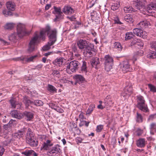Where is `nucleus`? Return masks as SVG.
<instances>
[{"instance_id":"f257e3e1","label":"nucleus","mask_w":156,"mask_h":156,"mask_svg":"<svg viewBox=\"0 0 156 156\" xmlns=\"http://www.w3.org/2000/svg\"><path fill=\"white\" fill-rule=\"evenodd\" d=\"M77 45L79 49H83V54L86 56H92L94 52V45L89 43L85 40L80 39L77 42Z\"/></svg>"},{"instance_id":"f03ea898","label":"nucleus","mask_w":156,"mask_h":156,"mask_svg":"<svg viewBox=\"0 0 156 156\" xmlns=\"http://www.w3.org/2000/svg\"><path fill=\"white\" fill-rule=\"evenodd\" d=\"M45 34V32L42 30H41L39 35L35 33L29 43L28 51L29 52H31L34 51L36 49V45L39 42V40L40 39L44 40Z\"/></svg>"},{"instance_id":"7ed1b4c3","label":"nucleus","mask_w":156,"mask_h":156,"mask_svg":"<svg viewBox=\"0 0 156 156\" xmlns=\"http://www.w3.org/2000/svg\"><path fill=\"white\" fill-rule=\"evenodd\" d=\"M17 34L14 33L9 35V39L12 41L15 42L17 39V35L20 37H23L26 34H29V32H27L24 25L19 24L17 26Z\"/></svg>"},{"instance_id":"20e7f679","label":"nucleus","mask_w":156,"mask_h":156,"mask_svg":"<svg viewBox=\"0 0 156 156\" xmlns=\"http://www.w3.org/2000/svg\"><path fill=\"white\" fill-rule=\"evenodd\" d=\"M105 69L108 72L112 69L113 64V58L109 55H106L103 58Z\"/></svg>"},{"instance_id":"39448f33","label":"nucleus","mask_w":156,"mask_h":156,"mask_svg":"<svg viewBox=\"0 0 156 156\" xmlns=\"http://www.w3.org/2000/svg\"><path fill=\"white\" fill-rule=\"evenodd\" d=\"M137 107L141 111L146 112L149 111L147 104L145 103V101L144 97L140 95L137 96Z\"/></svg>"},{"instance_id":"423d86ee","label":"nucleus","mask_w":156,"mask_h":156,"mask_svg":"<svg viewBox=\"0 0 156 156\" xmlns=\"http://www.w3.org/2000/svg\"><path fill=\"white\" fill-rule=\"evenodd\" d=\"M57 31L56 29H54L47 35L49 39V44L53 45L57 41Z\"/></svg>"},{"instance_id":"0eeeda50","label":"nucleus","mask_w":156,"mask_h":156,"mask_svg":"<svg viewBox=\"0 0 156 156\" xmlns=\"http://www.w3.org/2000/svg\"><path fill=\"white\" fill-rule=\"evenodd\" d=\"M80 65L78 61L73 60L69 62L67 66V69H70L72 72H74L78 69Z\"/></svg>"},{"instance_id":"6e6552de","label":"nucleus","mask_w":156,"mask_h":156,"mask_svg":"<svg viewBox=\"0 0 156 156\" xmlns=\"http://www.w3.org/2000/svg\"><path fill=\"white\" fill-rule=\"evenodd\" d=\"M73 78L75 81V84L77 83L81 84L87 82L83 76L80 74H76L73 76Z\"/></svg>"},{"instance_id":"1a4fd4ad","label":"nucleus","mask_w":156,"mask_h":156,"mask_svg":"<svg viewBox=\"0 0 156 156\" xmlns=\"http://www.w3.org/2000/svg\"><path fill=\"white\" fill-rule=\"evenodd\" d=\"M133 34L143 38H146L147 33L140 28H135L133 30Z\"/></svg>"},{"instance_id":"9d476101","label":"nucleus","mask_w":156,"mask_h":156,"mask_svg":"<svg viewBox=\"0 0 156 156\" xmlns=\"http://www.w3.org/2000/svg\"><path fill=\"white\" fill-rule=\"evenodd\" d=\"M60 146L57 144L53 147L52 149L48 153V154L51 155L56 156L58 154L62 153V150L60 148Z\"/></svg>"},{"instance_id":"9b49d317","label":"nucleus","mask_w":156,"mask_h":156,"mask_svg":"<svg viewBox=\"0 0 156 156\" xmlns=\"http://www.w3.org/2000/svg\"><path fill=\"white\" fill-rule=\"evenodd\" d=\"M11 126L8 123L7 124L4 125L3 126V131H1V133L2 136H1L7 139L9 137L8 136V130L10 129Z\"/></svg>"},{"instance_id":"f8f14e48","label":"nucleus","mask_w":156,"mask_h":156,"mask_svg":"<svg viewBox=\"0 0 156 156\" xmlns=\"http://www.w3.org/2000/svg\"><path fill=\"white\" fill-rule=\"evenodd\" d=\"M10 114L12 117L19 119H21L23 118V113H20L16 110H13L10 112Z\"/></svg>"},{"instance_id":"ddd939ff","label":"nucleus","mask_w":156,"mask_h":156,"mask_svg":"<svg viewBox=\"0 0 156 156\" xmlns=\"http://www.w3.org/2000/svg\"><path fill=\"white\" fill-rule=\"evenodd\" d=\"M62 11L65 14L68 15H71L74 12V9L69 5H65Z\"/></svg>"},{"instance_id":"4468645a","label":"nucleus","mask_w":156,"mask_h":156,"mask_svg":"<svg viewBox=\"0 0 156 156\" xmlns=\"http://www.w3.org/2000/svg\"><path fill=\"white\" fill-rule=\"evenodd\" d=\"M133 69L131 67L128 62H124L123 66L122 68V70L123 73H125L128 71H131Z\"/></svg>"},{"instance_id":"2eb2a0df","label":"nucleus","mask_w":156,"mask_h":156,"mask_svg":"<svg viewBox=\"0 0 156 156\" xmlns=\"http://www.w3.org/2000/svg\"><path fill=\"white\" fill-rule=\"evenodd\" d=\"M27 130V128L23 127L20 130H18V132H16L14 134V137H17L18 138H20L23 136Z\"/></svg>"},{"instance_id":"dca6fc26","label":"nucleus","mask_w":156,"mask_h":156,"mask_svg":"<svg viewBox=\"0 0 156 156\" xmlns=\"http://www.w3.org/2000/svg\"><path fill=\"white\" fill-rule=\"evenodd\" d=\"M23 118L25 117V119L27 121H30L33 119L34 114L30 112L25 111L23 113Z\"/></svg>"},{"instance_id":"f3484780","label":"nucleus","mask_w":156,"mask_h":156,"mask_svg":"<svg viewBox=\"0 0 156 156\" xmlns=\"http://www.w3.org/2000/svg\"><path fill=\"white\" fill-rule=\"evenodd\" d=\"M147 143V141L145 140L144 138H140L136 141V145L139 147L143 148L144 147Z\"/></svg>"},{"instance_id":"a211bd4d","label":"nucleus","mask_w":156,"mask_h":156,"mask_svg":"<svg viewBox=\"0 0 156 156\" xmlns=\"http://www.w3.org/2000/svg\"><path fill=\"white\" fill-rule=\"evenodd\" d=\"M90 63L92 67H94L96 69H98V66L100 63L99 58L95 57L93 58L90 62Z\"/></svg>"},{"instance_id":"6ab92c4d","label":"nucleus","mask_w":156,"mask_h":156,"mask_svg":"<svg viewBox=\"0 0 156 156\" xmlns=\"http://www.w3.org/2000/svg\"><path fill=\"white\" fill-rule=\"evenodd\" d=\"M53 145V144L51 142L50 140H47L45 142H44L42 145V148L44 150H48L49 149L50 147Z\"/></svg>"},{"instance_id":"aec40b11","label":"nucleus","mask_w":156,"mask_h":156,"mask_svg":"<svg viewBox=\"0 0 156 156\" xmlns=\"http://www.w3.org/2000/svg\"><path fill=\"white\" fill-rule=\"evenodd\" d=\"M149 25H150V23L149 21H147V20H145L137 24V26L138 27H139L140 26V27L141 28H145Z\"/></svg>"},{"instance_id":"412c9836","label":"nucleus","mask_w":156,"mask_h":156,"mask_svg":"<svg viewBox=\"0 0 156 156\" xmlns=\"http://www.w3.org/2000/svg\"><path fill=\"white\" fill-rule=\"evenodd\" d=\"M49 107L53 109L57 112L60 113H62L63 110L61 109L59 106H57L55 104L53 103H50L49 104Z\"/></svg>"},{"instance_id":"4be33fe9","label":"nucleus","mask_w":156,"mask_h":156,"mask_svg":"<svg viewBox=\"0 0 156 156\" xmlns=\"http://www.w3.org/2000/svg\"><path fill=\"white\" fill-rule=\"evenodd\" d=\"M27 144L32 147H36L38 145V142L36 139L34 138H31L30 140H26Z\"/></svg>"},{"instance_id":"5701e85b","label":"nucleus","mask_w":156,"mask_h":156,"mask_svg":"<svg viewBox=\"0 0 156 156\" xmlns=\"http://www.w3.org/2000/svg\"><path fill=\"white\" fill-rule=\"evenodd\" d=\"M126 94L128 96H130L133 92V88L131 84L126 86L124 90Z\"/></svg>"},{"instance_id":"b1692460","label":"nucleus","mask_w":156,"mask_h":156,"mask_svg":"<svg viewBox=\"0 0 156 156\" xmlns=\"http://www.w3.org/2000/svg\"><path fill=\"white\" fill-rule=\"evenodd\" d=\"M6 5L8 10L12 11L15 10L16 5L14 2L9 1L6 3Z\"/></svg>"},{"instance_id":"393cba45","label":"nucleus","mask_w":156,"mask_h":156,"mask_svg":"<svg viewBox=\"0 0 156 156\" xmlns=\"http://www.w3.org/2000/svg\"><path fill=\"white\" fill-rule=\"evenodd\" d=\"M34 134L33 133L31 129L30 128H28L26 136V140H29L31 138H34Z\"/></svg>"},{"instance_id":"a878e982","label":"nucleus","mask_w":156,"mask_h":156,"mask_svg":"<svg viewBox=\"0 0 156 156\" xmlns=\"http://www.w3.org/2000/svg\"><path fill=\"white\" fill-rule=\"evenodd\" d=\"M63 59L62 57L57 58L53 62V63L56 66H61L63 62Z\"/></svg>"},{"instance_id":"bb28decb","label":"nucleus","mask_w":156,"mask_h":156,"mask_svg":"<svg viewBox=\"0 0 156 156\" xmlns=\"http://www.w3.org/2000/svg\"><path fill=\"white\" fill-rule=\"evenodd\" d=\"M23 102L25 104L26 108H28L30 105H34V101H31L30 100L28 99L26 97H24Z\"/></svg>"},{"instance_id":"cd10ccee","label":"nucleus","mask_w":156,"mask_h":156,"mask_svg":"<svg viewBox=\"0 0 156 156\" xmlns=\"http://www.w3.org/2000/svg\"><path fill=\"white\" fill-rule=\"evenodd\" d=\"M133 5L135 8L137 9L136 10V11L137 10L140 11L143 6L142 2L140 1H137V2H134Z\"/></svg>"},{"instance_id":"c85d7f7f","label":"nucleus","mask_w":156,"mask_h":156,"mask_svg":"<svg viewBox=\"0 0 156 156\" xmlns=\"http://www.w3.org/2000/svg\"><path fill=\"white\" fill-rule=\"evenodd\" d=\"M80 70L82 73H86L87 72V63L85 61L82 62V64L80 66Z\"/></svg>"},{"instance_id":"c756f323","label":"nucleus","mask_w":156,"mask_h":156,"mask_svg":"<svg viewBox=\"0 0 156 156\" xmlns=\"http://www.w3.org/2000/svg\"><path fill=\"white\" fill-rule=\"evenodd\" d=\"M147 9L148 12L150 13L152 12H151V10L153 9L154 10H156V2L150 4L148 5L147 8Z\"/></svg>"},{"instance_id":"7c9ffc66","label":"nucleus","mask_w":156,"mask_h":156,"mask_svg":"<svg viewBox=\"0 0 156 156\" xmlns=\"http://www.w3.org/2000/svg\"><path fill=\"white\" fill-rule=\"evenodd\" d=\"M62 11L55 15V18L54 19V21H59V20L63 19L64 18V15Z\"/></svg>"},{"instance_id":"2f4dec72","label":"nucleus","mask_w":156,"mask_h":156,"mask_svg":"<svg viewBox=\"0 0 156 156\" xmlns=\"http://www.w3.org/2000/svg\"><path fill=\"white\" fill-rule=\"evenodd\" d=\"M147 56L148 58H156V52L154 51H150L147 54Z\"/></svg>"},{"instance_id":"473e14b6","label":"nucleus","mask_w":156,"mask_h":156,"mask_svg":"<svg viewBox=\"0 0 156 156\" xmlns=\"http://www.w3.org/2000/svg\"><path fill=\"white\" fill-rule=\"evenodd\" d=\"M37 55H35L29 58L23 57L21 59L23 61H25L27 62H30L33 61V60L37 57Z\"/></svg>"},{"instance_id":"72a5a7b5","label":"nucleus","mask_w":156,"mask_h":156,"mask_svg":"<svg viewBox=\"0 0 156 156\" xmlns=\"http://www.w3.org/2000/svg\"><path fill=\"white\" fill-rule=\"evenodd\" d=\"M95 107V105H90L86 112V115H90L92 112Z\"/></svg>"},{"instance_id":"f704fd0d","label":"nucleus","mask_w":156,"mask_h":156,"mask_svg":"<svg viewBox=\"0 0 156 156\" xmlns=\"http://www.w3.org/2000/svg\"><path fill=\"white\" fill-rule=\"evenodd\" d=\"M124 19L125 21L129 23H132L133 21L132 16L130 14L125 16L124 17Z\"/></svg>"},{"instance_id":"c9c22d12","label":"nucleus","mask_w":156,"mask_h":156,"mask_svg":"<svg viewBox=\"0 0 156 156\" xmlns=\"http://www.w3.org/2000/svg\"><path fill=\"white\" fill-rule=\"evenodd\" d=\"M124 10L126 13H131L133 11L135 12V9L132 6H127L124 8Z\"/></svg>"},{"instance_id":"e433bc0d","label":"nucleus","mask_w":156,"mask_h":156,"mask_svg":"<svg viewBox=\"0 0 156 156\" xmlns=\"http://www.w3.org/2000/svg\"><path fill=\"white\" fill-rule=\"evenodd\" d=\"M48 86L47 89L49 91L52 93L57 92V89L54 86L49 84H48Z\"/></svg>"},{"instance_id":"4c0bfd02","label":"nucleus","mask_w":156,"mask_h":156,"mask_svg":"<svg viewBox=\"0 0 156 156\" xmlns=\"http://www.w3.org/2000/svg\"><path fill=\"white\" fill-rule=\"evenodd\" d=\"M114 48L117 49L119 51L122 50V47L120 43L118 42H115L114 44Z\"/></svg>"},{"instance_id":"58836bf2","label":"nucleus","mask_w":156,"mask_h":156,"mask_svg":"<svg viewBox=\"0 0 156 156\" xmlns=\"http://www.w3.org/2000/svg\"><path fill=\"white\" fill-rule=\"evenodd\" d=\"M54 10L52 11V13L54 14H57L59 13H61V8L60 7H57L55 6L53 7Z\"/></svg>"},{"instance_id":"ea45409f","label":"nucleus","mask_w":156,"mask_h":156,"mask_svg":"<svg viewBox=\"0 0 156 156\" xmlns=\"http://www.w3.org/2000/svg\"><path fill=\"white\" fill-rule=\"evenodd\" d=\"M134 36H135L133 33L131 32H127L126 34L125 38L126 40H128L131 39Z\"/></svg>"},{"instance_id":"a19ab883","label":"nucleus","mask_w":156,"mask_h":156,"mask_svg":"<svg viewBox=\"0 0 156 156\" xmlns=\"http://www.w3.org/2000/svg\"><path fill=\"white\" fill-rule=\"evenodd\" d=\"M11 105L13 108H16V104L17 102L15 99L13 98H11L9 101Z\"/></svg>"},{"instance_id":"79ce46f5","label":"nucleus","mask_w":156,"mask_h":156,"mask_svg":"<svg viewBox=\"0 0 156 156\" xmlns=\"http://www.w3.org/2000/svg\"><path fill=\"white\" fill-rule=\"evenodd\" d=\"M14 24L12 23H7L5 26V28L7 30H11L14 27Z\"/></svg>"},{"instance_id":"37998d69","label":"nucleus","mask_w":156,"mask_h":156,"mask_svg":"<svg viewBox=\"0 0 156 156\" xmlns=\"http://www.w3.org/2000/svg\"><path fill=\"white\" fill-rule=\"evenodd\" d=\"M44 104L42 101L40 100H37L34 101V105L37 106H42Z\"/></svg>"},{"instance_id":"c03bdc74","label":"nucleus","mask_w":156,"mask_h":156,"mask_svg":"<svg viewBox=\"0 0 156 156\" xmlns=\"http://www.w3.org/2000/svg\"><path fill=\"white\" fill-rule=\"evenodd\" d=\"M137 115H136V121L138 122H142L143 120V117L138 112H137Z\"/></svg>"},{"instance_id":"a18cd8bd","label":"nucleus","mask_w":156,"mask_h":156,"mask_svg":"<svg viewBox=\"0 0 156 156\" xmlns=\"http://www.w3.org/2000/svg\"><path fill=\"white\" fill-rule=\"evenodd\" d=\"M150 133H151V132L153 130L156 132V124L153 122L151 123L150 125Z\"/></svg>"},{"instance_id":"49530a36","label":"nucleus","mask_w":156,"mask_h":156,"mask_svg":"<svg viewBox=\"0 0 156 156\" xmlns=\"http://www.w3.org/2000/svg\"><path fill=\"white\" fill-rule=\"evenodd\" d=\"M2 12L3 14L6 16H12V12L6 10H3Z\"/></svg>"},{"instance_id":"de8ad7c7","label":"nucleus","mask_w":156,"mask_h":156,"mask_svg":"<svg viewBox=\"0 0 156 156\" xmlns=\"http://www.w3.org/2000/svg\"><path fill=\"white\" fill-rule=\"evenodd\" d=\"M32 151V150H26L25 151L22 152V153L26 156H31Z\"/></svg>"},{"instance_id":"09e8293b","label":"nucleus","mask_w":156,"mask_h":156,"mask_svg":"<svg viewBox=\"0 0 156 156\" xmlns=\"http://www.w3.org/2000/svg\"><path fill=\"white\" fill-rule=\"evenodd\" d=\"M138 39H134L133 40L130 45V46L132 48H133V46L135 48H136V44H137V42H138Z\"/></svg>"},{"instance_id":"8fccbe9b","label":"nucleus","mask_w":156,"mask_h":156,"mask_svg":"<svg viewBox=\"0 0 156 156\" xmlns=\"http://www.w3.org/2000/svg\"><path fill=\"white\" fill-rule=\"evenodd\" d=\"M144 45V43L140 40H138L137 44H136V48H139L143 46Z\"/></svg>"},{"instance_id":"3c124183","label":"nucleus","mask_w":156,"mask_h":156,"mask_svg":"<svg viewBox=\"0 0 156 156\" xmlns=\"http://www.w3.org/2000/svg\"><path fill=\"white\" fill-rule=\"evenodd\" d=\"M150 90L153 92H156V87L151 84H148Z\"/></svg>"},{"instance_id":"603ef678","label":"nucleus","mask_w":156,"mask_h":156,"mask_svg":"<svg viewBox=\"0 0 156 156\" xmlns=\"http://www.w3.org/2000/svg\"><path fill=\"white\" fill-rule=\"evenodd\" d=\"M120 6L119 5H117V4H114V5H112L111 7V9L115 11L118 9L119 7Z\"/></svg>"},{"instance_id":"864d4df0","label":"nucleus","mask_w":156,"mask_h":156,"mask_svg":"<svg viewBox=\"0 0 156 156\" xmlns=\"http://www.w3.org/2000/svg\"><path fill=\"white\" fill-rule=\"evenodd\" d=\"M42 30L44 31L45 33H47V35L49 33H50L51 31V30L50 27L49 26H47L45 29Z\"/></svg>"},{"instance_id":"5fc2aeb1","label":"nucleus","mask_w":156,"mask_h":156,"mask_svg":"<svg viewBox=\"0 0 156 156\" xmlns=\"http://www.w3.org/2000/svg\"><path fill=\"white\" fill-rule=\"evenodd\" d=\"M156 118V114H154L150 115L148 119V121H153V120Z\"/></svg>"},{"instance_id":"6e6d98bb","label":"nucleus","mask_w":156,"mask_h":156,"mask_svg":"<svg viewBox=\"0 0 156 156\" xmlns=\"http://www.w3.org/2000/svg\"><path fill=\"white\" fill-rule=\"evenodd\" d=\"M52 45H50L49 44V42H48V44L44 46L42 48V49L44 51H47L49 50L50 48V47Z\"/></svg>"},{"instance_id":"4d7b16f0","label":"nucleus","mask_w":156,"mask_h":156,"mask_svg":"<svg viewBox=\"0 0 156 156\" xmlns=\"http://www.w3.org/2000/svg\"><path fill=\"white\" fill-rule=\"evenodd\" d=\"M103 128V126L102 125H99L97 127L96 130L97 132H99L101 131Z\"/></svg>"},{"instance_id":"13d9d810","label":"nucleus","mask_w":156,"mask_h":156,"mask_svg":"<svg viewBox=\"0 0 156 156\" xmlns=\"http://www.w3.org/2000/svg\"><path fill=\"white\" fill-rule=\"evenodd\" d=\"M72 50L75 53H78L79 51L76 45L75 44L72 45Z\"/></svg>"},{"instance_id":"bf43d9fd","label":"nucleus","mask_w":156,"mask_h":156,"mask_svg":"<svg viewBox=\"0 0 156 156\" xmlns=\"http://www.w3.org/2000/svg\"><path fill=\"white\" fill-rule=\"evenodd\" d=\"M94 4V1H91L89 2L87 4V5L89 6V8L92 7Z\"/></svg>"},{"instance_id":"052dcab7","label":"nucleus","mask_w":156,"mask_h":156,"mask_svg":"<svg viewBox=\"0 0 156 156\" xmlns=\"http://www.w3.org/2000/svg\"><path fill=\"white\" fill-rule=\"evenodd\" d=\"M67 18L71 21H75L76 19L74 15H73L70 17L68 16L67 17Z\"/></svg>"},{"instance_id":"680f3d73","label":"nucleus","mask_w":156,"mask_h":156,"mask_svg":"<svg viewBox=\"0 0 156 156\" xmlns=\"http://www.w3.org/2000/svg\"><path fill=\"white\" fill-rule=\"evenodd\" d=\"M11 142V139H7L3 142V145L4 146H7Z\"/></svg>"},{"instance_id":"e2e57ef3","label":"nucleus","mask_w":156,"mask_h":156,"mask_svg":"<svg viewBox=\"0 0 156 156\" xmlns=\"http://www.w3.org/2000/svg\"><path fill=\"white\" fill-rule=\"evenodd\" d=\"M5 149L3 147L0 146V156H2L5 151Z\"/></svg>"},{"instance_id":"0e129e2a","label":"nucleus","mask_w":156,"mask_h":156,"mask_svg":"<svg viewBox=\"0 0 156 156\" xmlns=\"http://www.w3.org/2000/svg\"><path fill=\"white\" fill-rule=\"evenodd\" d=\"M136 132L138 136H140L143 133L142 130L140 129H138Z\"/></svg>"},{"instance_id":"69168bd1","label":"nucleus","mask_w":156,"mask_h":156,"mask_svg":"<svg viewBox=\"0 0 156 156\" xmlns=\"http://www.w3.org/2000/svg\"><path fill=\"white\" fill-rule=\"evenodd\" d=\"M59 74V71L56 69H54L52 70V74L54 76L55 75H58Z\"/></svg>"},{"instance_id":"338daca9","label":"nucleus","mask_w":156,"mask_h":156,"mask_svg":"<svg viewBox=\"0 0 156 156\" xmlns=\"http://www.w3.org/2000/svg\"><path fill=\"white\" fill-rule=\"evenodd\" d=\"M151 47L152 48L156 51V41L152 43Z\"/></svg>"},{"instance_id":"774afa93","label":"nucleus","mask_w":156,"mask_h":156,"mask_svg":"<svg viewBox=\"0 0 156 156\" xmlns=\"http://www.w3.org/2000/svg\"><path fill=\"white\" fill-rule=\"evenodd\" d=\"M115 23L119 24H122V23L119 21L118 17H116L115 20Z\"/></svg>"}]
</instances>
